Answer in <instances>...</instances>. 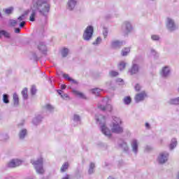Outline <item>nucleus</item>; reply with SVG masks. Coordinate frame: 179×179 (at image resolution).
I'll return each mask as SVG.
<instances>
[{
    "label": "nucleus",
    "mask_w": 179,
    "mask_h": 179,
    "mask_svg": "<svg viewBox=\"0 0 179 179\" xmlns=\"http://www.w3.org/2000/svg\"><path fill=\"white\" fill-rule=\"evenodd\" d=\"M13 12V7H9L5 9V13L6 15H10Z\"/></svg>",
    "instance_id": "58836bf2"
},
{
    "label": "nucleus",
    "mask_w": 179,
    "mask_h": 179,
    "mask_svg": "<svg viewBox=\"0 0 179 179\" xmlns=\"http://www.w3.org/2000/svg\"><path fill=\"white\" fill-rule=\"evenodd\" d=\"M103 35L104 38H107V36H108V30L107 29H103Z\"/></svg>",
    "instance_id": "09e8293b"
},
{
    "label": "nucleus",
    "mask_w": 179,
    "mask_h": 179,
    "mask_svg": "<svg viewBox=\"0 0 179 179\" xmlns=\"http://www.w3.org/2000/svg\"><path fill=\"white\" fill-rule=\"evenodd\" d=\"M30 12V10H28L27 11H25L21 16H20L17 18V21L19 22H24V20H26V16H27V14Z\"/></svg>",
    "instance_id": "4be33fe9"
},
{
    "label": "nucleus",
    "mask_w": 179,
    "mask_h": 179,
    "mask_svg": "<svg viewBox=\"0 0 179 179\" xmlns=\"http://www.w3.org/2000/svg\"><path fill=\"white\" fill-rule=\"evenodd\" d=\"M13 99L14 106L15 107H17L19 106V96L17 95V94H13Z\"/></svg>",
    "instance_id": "5701e85b"
},
{
    "label": "nucleus",
    "mask_w": 179,
    "mask_h": 179,
    "mask_svg": "<svg viewBox=\"0 0 179 179\" xmlns=\"http://www.w3.org/2000/svg\"><path fill=\"white\" fill-rule=\"evenodd\" d=\"M38 50L42 54H47V45L44 42H39L38 44Z\"/></svg>",
    "instance_id": "2eb2a0df"
},
{
    "label": "nucleus",
    "mask_w": 179,
    "mask_h": 179,
    "mask_svg": "<svg viewBox=\"0 0 179 179\" xmlns=\"http://www.w3.org/2000/svg\"><path fill=\"white\" fill-rule=\"evenodd\" d=\"M63 78L66 79V80H69V82L72 79V78L69 77V75L67 73H63Z\"/></svg>",
    "instance_id": "a18cd8bd"
},
{
    "label": "nucleus",
    "mask_w": 179,
    "mask_h": 179,
    "mask_svg": "<svg viewBox=\"0 0 179 179\" xmlns=\"http://www.w3.org/2000/svg\"><path fill=\"white\" fill-rule=\"evenodd\" d=\"M111 47L112 48H120V47H122V42L120 41H113L111 42Z\"/></svg>",
    "instance_id": "6ab92c4d"
},
{
    "label": "nucleus",
    "mask_w": 179,
    "mask_h": 179,
    "mask_svg": "<svg viewBox=\"0 0 179 179\" xmlns=\"http://www.w3.org/2000/svg\"><path fill=\"white\" fill-rule=\"evenodd\" d=\"M145 127H147L148 129H150V124L148 122L145 123Z\"/></svg>",
    "instance_id": "bf43d9fd"
},
{
    "label": "nucleus",
    "mask_w": 179,
    "mask_h": 179,
    "mask_svg": "<svg viewBox=\"0 0 179 179\" xmlns=\"http://www.w3.org/2000/svg\"><path fill=\"white\" fill-rule=\"evenodd\" d=\"M19 23V21L18 20H10V24L13 27H15V26L17 25V24Z\"/></svg>",
    "instance_id": "c03bdc74"
},
{
    "label": "nucleus",
    "mask_w": 179,
    "mask_h": 179,
    "mask_svg": "<svg viewBox=\"0 0 179 179\" xmlns=\"http://www.w3.org/2000/svg\"><path fill=\"white\" fill-rule=\"evenodd\" d=\"M50 83H52V80H50Z\"/></svg>",
    "instance_id": "338daca9"
},
{
    "label": "nucleus",
    "mask_w": 179,
    "mask_h": 179,
    "mask_svg": "<svg viewBox=\"0 0 179 179\" xmlns=\"http://www.w3.org/2000/svg\"><path fill=\"white\" fill-rule=\"evenodd\" d=\"M151 39L153 41H159V40H160V36H159V35H152Z\"/></svg>",
    "instance_id": "ea45409f"
},
{
    "label": "nucleus",
    "mask_w": 179,
    "mask_h": 179,
    "mask_svg": "<svg viewBox=\"0 0 179 179\" xmlns=\"http://www.w3.org/2000/svg\"><path fill=\"white\" fill-rule=\"evenodd\" d=\"M132 24H131V22H129V21H125L122 26V31H123V33L124 34H128V33H131V31H132Z\"/></svg>",
    "instance_id": "1a4fd4ad"
},
{
    "label": "nucleus",
    "mask_w": 179,
    "mask_h": 179,
    "mask_svg": "<svg viewBox=\"0 0 179 179\" xmlns=\"http://www.w3.org/2000/svg\"><path fill=\"white\" fill-rule=\"evenodd\" d=\"M92 94H95L96 96H100V92H101V89L94 88L91 90Z\"/></svg>",
    "instance_id": "473e14b6"
},
{
    "label": "nucleus",
    "mask_w": 179,
    "mask_h": 179,
    "mask_svg": "<svg viewBox=\"0 0 179 179\" xmlns=\"http://www.w3.org/2000/svg\"><path fill=\"white\" fill-rule=\"evenodd\" d=\"M101 43V38L98 37L96 38V41L93 42V45H99Z\"/></svg>",
    "instance_id": "a19ab883"
},
{
    "label": "nucleus",
    "mask_w": 179,
    "mask_h": 179,
    "mask_svg": "<svg viewBox=\"0 0 179 179\" xmlns=\"http://www.w3.org/2000/svg\"><path fill=\"white\" fill-rule=\"evenodd\" d=\"M37 93V89L36 88L35 85H32L31 87V94L34 96Z\"/></svg>",
    "instance_id": "37998d69"
},
{
    "label": "nucleus",
    "mask_w": 179,
    "mask_h": 179,
    "mask_svg": "<svg viewBox=\"0 0 179 179\" xmlns=\"http://www.w3.org/2000/svg\"><path fill=\"white\" fill-rule=\"evenodd\" d=\"M26 136H27V129H21L19 133L20 139H24V138H26Z\"/></svg>",
    "instance_id": "412c9836"
},
{
    "label": "nucleus",
    "mask_w": 179,
    "mask_h": 179,
    "mask_svg": "<svg viewBox=\"0 0 179 179\" xmlns=\"http://www.w3.org/2000/svg\"><path fill=\"white\" fill-rule=\"evenodd\" d=\"M31 164L38 174H44V168H43V158L40 157L36 161L34 159L31 160Z\"/></svg>",
    "instance_id": "20e7f679"
},
{
    "label": "nucleus",
    "mask_w": 179,
    "mask_h": 179,
    "mask_svg": "<svg viewBox=\"0 0 179 179\" xmlns=\"http://www.w3.org/2000/svg\"><path fill=\"white\" fill-rule=\"evenodd\" d=\"M150 1H155V0H150Z\"/></svg>",
    "instance_id": "774afa93"
},
{
    "label": "nucleus",
    "mask_w": 179,
    "mask_h": 179,
    "mask_svg": "<svg viewBox=\"0 0 179 179\" xmlns=\"http://www.w3.org/2000/svg\"><path fill=\"white\" fill-rule=\"evenodd\" d=\"M1 36H4L6 38H9V37H10V34L5 30H0V37H1Z\"/></svg>",
    "instance_id": "c756f323"
},
{
    "label": "nucleus",
    "mask_w": 179,
    "mask_h": 179,
    "mask_svg": "<svg viewBox=\"0 0 179 179\" xmlns=\"http://www.w3.org/2000/svg\"><path fill=\"white\" fill-rule=\"evenodd\" d=\"M95 120L97 124H99L102 134L105 136H108V138L111 137V130L106 127V117L103 116V115H96Z\"/></svg>",
    "instance_id": "f03ea898"
},
{
    "label": "nucleus",
    "mask_w": 179,
    "mask_h": 179,
    "mask_svg": "<svg viewBox=\"0 0 179 179\" xmlns=\"http://www.w3.org/2000/svg\"><path fill=\"white\" fill-rule=\"evenodd\" d=\"M102 103H104L106 104V103H107V99H103Z\"/></svg>",
    "instance_id": "e2e57ef3"
},
{
    "label": "nucleus",
    "mask_w": 179,
    "mask_h": 179,
    "mask_svg": "<svg viewBox=\"0 0 179 179\" xmlns=\"http://www.w3.org/2000/svg\"><path fill=\"white\" fill-rule=\"evenodd\" d=\"M33 6L45 17H47L48 13H50V9L51 8L50 0H37L36 3H34Z\"/></svg>",
    "instance_id": "f257e3e1"
},
{
    "label": "nucleus",
    "mask_w": 179,
    "mask_h": 179,
    "mask_svg": "<svg viewBox=\"0 0 179 179\" xmlns=\"http://www.w3.org/2000/svg\"><path fill=\"white\" fill-rule=\"evenodd\" d=\"M139 72V65L135 64V62H133L131 68L129 70V73L130 75H135Z\"/></svg>",
    "instance_id": "4468645a"
},
{
    "label": "nucleus",
    "mask_w": 179,
    "mask_h": 179,
    "mask_svg": "<svg viewBox=\"0 0 179 179\" xmlns=\"http://www.w3.org/2000/svg\"><path fill=\"white\" fill-rule=\"evenodd\" d=\"M0 17H2V14L1 13V12H0Z\"/></svg>",
    "instance_id": "69168bd1"
},
{
    "label": "nucleus",
    "mask_w": 179,
    "mask_h": 179,
    "mask_svg": "<svg viewBox=\"0 0 179 179\" xmlns=\"http://www.w3.org/2000/svg\"><path fill=\"white\" fill-rule=\"evenodd\" d=\"M109 74H110V76H112V77L118 76V72L114 71H110Z\"/></svg>",
    "instance_id": "49530a36"
},
{
    "label": "nucleus",
    "mask_w": 179,
    "mask_h": 179,
    "mask_svg": "<svg viewBox=\"0 0 179 179\" xmlns=\"http://www.w3.org/2000/svg\"><path fill=\"white\" fill-rule=\"evenodd\" d=\"M131 101H132V99H131V96H126L123 99V103H124L125 104H127L128 106V105L131 104Z\"/></svg>",
    "instance_id": "c9c22d12"
},
{
    "label": "nucleus",
    "mask_w": 179,
    "mask_h": 179,
    "mask_svg": "<svg viewBox=\"0 0 179 179\" xmlns=\"http://www.w3.org/2000/svg\"><path fill=\"white\" fill-rule=\"evenodd\" d=\"M73 92L74 93V94H76L77 96H78L80 99H86V96L84 95L83 93L77 91V90H73Z\"/></svg>",
    "instance_id": "2f4dec72"
},
{
    "label": "nucleus",
    "mask_w": 179,
    "mask_h": 179,
    "mask_svg": "<svg viewBox=\"0 0 179 179\" xmlns=\"http://www.w3.org/2000/svg\"><path fill=\"white\" fill-rule=\"evenodd\" d=\"M125 66H126V64H125V62H121L118 65V68L120 71H124V69H125Z\"/></svg>",
    "instance_id": "4c0bfd02"
},
{
    "label": "nucleus",
    "mask_w": 179,
    "mask_h": 179,
    "mask_svg": "<svg viewBox=\"0 0 179 179\" xmlns=\"http://www.w3.org/2000/svg\"><path fill=\"white\" fill-rule=\"evenodd\" d=\"M22 95L23 96L24 99H27V97H29V95L27 94V88H24L22 91Z\"/></svg>",
    "instance_id": "e433bc0d"
},
{
    "label": "nucleus",
    "mask_w": 179,
    "mask_h": 179,
    "mask_svg": "<svg viewBox=\"0 0 179 179\" xmlns=\"http://www.w3.org/2000/svg\"><path fill=\"white\" fill-rule=\"evenodd\" d=\"M98 108L99 110H101V111H112L113 110V106L110 104L106 103V106L102 103L98 104Z\"/></svg>",
    "instance_id": "ddd939ff"
},
{
    "label": "nucleus",
    "mask_w": 179,
    "mask_h": 179,
    "mask_svg": "<svg viewBox=\"0 0 179 179\" xmlns=\"http://www.w3.org/2000/svg\"><path fill=\"white\" fill-rule=\"evenodd\" d=\"M70 178H71V175L66 174L64 176L62 177V179H70Z\"/></svg>",
    "instance_id": "864d4df0"
},
{
    "label": "nucleus",
    "mask_w": 179,
    "mask_h": 179,
    "mask_svg": "<svg viewBox=\"0 0 179 179\" xmlns=\"http://www.w3.org/2000/svg\"><path fill=\"white\" fill-rule=\"evenodd\" d=\"M44 109L48 111V113H54V110H55V108H54L52 105L48 103L44 106Z\"/></svg>",
    "instance_id": "b1692460"
},
{
    "label": "nucleus",
    "mask_w": 179,
    "mask_h": 179,
    "mask_svg": "<svg viewBox=\"0 0 179 179\" xmlns=\"http://www.w3.org/2000/svg\"><path fill=\"white\" fill-rule=\"evenodd\" d=\"M116 82L117 83H120V85H124V80L122 78H117Z\"/></svg>",
    "instance_id": "603ef678"
},
{
    "label": "nucleus",
    "mask_w": 179,
    "mask_h": 179,
    "mask_svg": "<svg viewBox=\"0 0 179 179\" xmlns=\"http://www.w3.org/2000/svg\"><path fill=\"white\" fill-rule=\"evenodd\" d=\"M70 82H71L74 85H78V81H76V80H73V78H71Z\"/></svg>",
    "instance_id": "6e6d98bb"
},
{
    "label": "nucleus",
    "mask_w": 179,
    "mask_h": 179,
    "mask_svg": "<svg viewBox=\"0 0 179 179\" xmlns=\"http://www.w3.org/2000/svg\"><path fill=\"white\" fill-rule=\"evenodd\" d=\"M73 121L77 124L80 123V116L79 115L74 114L73 117Z\"/></svg>",
    "instance_id": "7c9ffc66"
},
{
    "label": "nucleus",
    "mask_w": 179,
    "mask_h": 179,
    "mask_svg": "<svg viewBox=\"0 0 179 179\" xmlns=\"http://www.w3.org/2000/svg\"><path fill=\"white\" fill-rule=\"evenodd\" d=\"M150 52L151 55H153L155 58H157V57H159V53H157V52H156V50H155L154 49H151Z\"/></svg>",
    "instance_id": "79ce46f5"
},
{
    "label": "nucleus",
    "mask_w": 179,
    "mask_h": 179,
    "mask_svg": "<svg viewBox=\"0 0 179 179\" xmlns=\"http://www.w3.org/2000/svg\"><path fill=\"white\" fill-rule=\"evenodd\" d=\"M68 54H69V49L68 48H64L62 50V55L64 58H65L66 57H68Z\"/></svg>",
    "instance_id": "72a5a7b5"
},
{
    "label": "nucleus",
    "mask_w": 179,
    "mask_h": 179,
    "mask_svg": "<svg viewBox=\"0 0 179 179\" xmlns=\"http://www.w3.org/2000/svg\"><path fill=\"white\" fill-rule=\"evenodd\" d=\"M93 33H94V28L92 25H89L84 31L83 38L85 41H90L92 37H93Z\"/></svg>",
    "instance_id": "39448f33"
},
{
    "label": "nucleus",
    "mask_w": 179,
    "mask_h": 179,
    "mask_svg": "<svg viewBox=\"0 0 179 179\" xmlns=\"http://www.w3.org/2000/svg\"><path fill=\"white\" fill-rule=\"evenodd\" d=\"M169 104H172L173 106H178L179 105V97L171 99L169 101Z\"/></svg>",
    "instance_id": "393cba45"
},
{
    "label": "nucleus",
    "mask_w": 179,
    "mask_h": 179,
    "mask_svg": "<svg viewBox=\"0 0 179 179\" xmlns=\"http://www.w3.org/2000/svg\"><path fill=\"white\" fill-rule=\"evenodd\" d=\"M24 24H26V22L22 21V22L20 23V27H21V28L24 27Z\"/></svg>",
    "instance_id": "5fc2aeb1"
},
{
    "label": "nucleus",
    "mask_w": 179,
    "mask_h": 179,
    "mask_svg": "<svg viewBox=\"0 0 179 179\" xmlns=\"http://www.w3.org/2000/svg\"><path fill=\"white\" fill-rule=\"evenodd\" d=\"M150 149H152V148H150V146H149V145L145 147V150H147V151L150 150Z\"/></svg>",
    "instance_id": "680f3d73"
},
{
    "label": "nucleus",
    "mask_w": 179,
    "mask_h": 179,
    "mask_svg": "<svg viewBox=\"0 0 179 179\" xmlns=\"http://www.w3.org/2000/svg\"><path fill=\"white\" fill-rule=\"evenodd\" d=\"M6 179H14V178H13V177L10 176V177L7 178Z\"/></svg>",
    "instance_id": "0e129e2a"
},
{
    "label": "nucleus",
    "mask_w": 179,
    "mask_h": 179,
    "mask_svg": "<svg viewBox=\"0 0 179 179\" xmlns=\"http://www.w3.org/2000/svg\"><path fill=\"white\" fill-rule=\"evenodd\" d=\"M3 102L5 103V104H8L9 95H8V94H3Z\"/></svg>",
    "instance_id": "f704fd0d"
},
{
    "label": "nucleus",
    "mask_w": 179,
    "mask_h": 179,
    "mask_svg": "<svg viewBox=\"0 0 179 179\" xmlns=\"http://www.w3.org/2000/svg\"><path fill=\"white\" fill-rule=\"evenodd\" d=\"M130 145L133 153L138 155L139 152V141L136 140V138H134L131 141Z\"/></svg>",
    "instance_id": "0eeeda50"
},
{
    "label": "nucleus",
    "mask_w": 179,
    "mask_h": 179,
    "mask_svg": "<svg viewBox=\"0 0 179 179\" xmlns=\"http://www.w3.org/2000/svg\"><path fill=\"white\" fill-rule=\"evenodd\" d=\"M166 27L169 31H174V30H177V29H178L177 25H176L174 20L171 18H167Z\"/></svg>",
    "instance_id": "9d476101"
},
{
    "label": "nucleus",
    "mask_w": 179,
    "mask_h": 179,
    "mask_svg": "<svg viewBox=\"0 0 179 179\" xmlns=\"http://www.w3.org/2000/svg\"><path fill=\"white\" fill-rule=\"evenodd\" d=\"M15 33H20V28H15Z\"/></svg>",
    "instance_id": "13d9d810"
},
{
    "label": "nucleus",
    "mask_w": 179,
    "mask_h": 179,
    "mask_svg": "<svg viewBox=\"0 0 179 179\" xmlns=\"http://www.w3.org/2000/svg\"><path fill=\"white\" fill-rule=\"evenodd\" d=\"M147 94L145 91H142L141 93L136 94L135 101L136 103H139L141 101H143L146 97Z\"/></svg>",
    "instance_id": "f8f14e48"
},
{
    "label": "nucleus",
    "mask_w": 179,
    "mask_h": 179,
    "mask_svg": "<svg viewBox=\"0 0 179 179\" xmlns=\"http://www.w3.org/2000/svg\"><path fill=\"white\" fill-rule=\"evenodd\" d=\"M43 120V116L41 115H37L34 120H32V122L34 125H38L40 122H41V120Z\"/></svg>",
    "instance_id": "aec40b11"
},
{
    "label": "nucleus",
    "mask_w": 179,
    "mask_h": 179,
    "mask_svg": "<svg viewBox=\"0 0 179 179\" xmlns=\"http://www.w3.org/2000/svg\"><path fill=\"white\" fill-rule=\"evenodd\" d=\"M62 99H63L64 100H68V99H69V96H68L67 94H62V95L61 96Z\"/></svg>",
    "instance_id": "8fccbe9b"
},
{
    "label": "nucleus",
    "mask_w": 179,
    "mask_h": 179,
    "mask_svg": "<svg viewBox=\"0 0 179 179\" xmlns=\"http://www.w3.org/2000/svg\"><path fill=\"white\" fill-rule=\"evenodd\" d=\"M79 3V0H68L66 8L70 12L75 10V8Z\"/></svg>",
    "instance_id": "9b49d317"
},
{
    "label": "nucleus",
    "mask_w": 179,
    "mask_h": 179,
    "mask_svg": "<svg viewBox=\"0 0 179 179\" xmlns=\"http://www.w3.org/2000/svg\"><path fill=\"white\" fill-rule=\"evenodd\" d=\"M177 146V139L176 138H173L171 140V143L169 145V148L171 150H173V149H174V148H176Z\"/></svg>",
    "instance_id": "cd10ccee"
},
{
    "label": "nucleus",
    "mask_w": 179,
    "mask_h": 179,
    "mask_svg": "<svg viewBox=\"0 0 179 179\" xmlns=\"http://www.w3.org/2000/svg\"><path fill=\"white\" fill-rule=\"evenodd\" d=\"M31 15L29 17V20L30 22H34L36 20V15H37V9L34 8V6L31 8Z\"/></svg>",
    "instance_id": "dca6fc26"
},
{
    "label": "nucleus",
    "mask_w": 179,
    "mask_h": 179,
    "mask_svg": "<svg viewBox=\"0 0 179 179\" xmlns=\"http://www.w3.org/2000/svg\"><path fill=\"white\" fill-rule=\"evenodd\" d=\"M118 146L120 148V149H122L124 152H128L129 150V148L128 147V144L124 141H121L118 143Z\"/></svg>",
    "instance_id": "f3484780"
},
{
    "label": "nucleus",
    "mask_w": 179,
    "mask_h": 179,
    "mask_svg": "<svg viewBox=\"0 0 179 179\" xmlns=\"http://www.w3.org/2000/svg\"><path fill=\"white\" fill-rule=\"evenodd\" d=\"M23 164V160L19 159H11L7 164L8 167L10 169H15L22 166Z\"/></svg>",
    "instance_id": "423d86ee"
},
{
    "label": "nucleus",
    "mask_w": 179,
    "mask_h": 179,
    "mask_svg": "<svg viewBox=\"0 0 179 179\" xmlns=\"http://www.w3.org/2000/svg\"><path fill=\"white\" fill-rule=\"evenodd\" d=\"M134 89L136 92H141V89H142V87L139 84H136L134 87Z\"/></svg>",
    "instance_id": "de8ad7c7"
},
{
    "label": "nucleus",
    "mask_w": 179,
    "mask_h": 179,
    "mask_svg": "<svg viewBox=\"0 0 179 179\" xmlns=\"http://www.w3.org/2000/svg\"><path fill=\"white\" fill-rule=\"evenodd\" d=\"M57 93L58 94H59L60 96L62 95L63 91H62V90H57Z\"/></svg>",
    "instance_id": "052dcab7"
},
{
    "label": "nucleus",
    "mask_w": 179,
    "mask_h": 179,
    "mask_svg": "<svg viewBox=\"0 0 179 179\" xmlns=\"http://www.w3.org/2000/svg\"><path fill=\"white\" fill-rule=\"evenodd\" d=\"M60 89H62V90H64L66 89V85H62L61 87H60Z\"/></svg>",
    "instance_id": "4d7b16f0"
},
{
    "label": "nucleus",
    "mask_w": 179,
    "mask_h": 179,
    "mask_svg": "<svg viewBox=\"0 0 179 179\" xmlns=\"http://www.w3.org/2000/svg\"><path fill=\"white\" fill-rule=\"evenodd\" d=\"M161 75L163 78H167L170 75V67L165 66L162 69Z\"/></svg>",
    "instance_id": "a211bd4d"
},
{
    "label": "nucleus",
    "mask_w": 179,
    "mask_h": 179,
    "mask_svg": "<svg viewBox=\"0 0 179 179\" xmlns=\"http://www.w3.org/2000/svg\"><path fill=\"white\" fill-rule=\"evenodd\" d=\"M69 168V163L68 162H64V164L62 166L60 169L61 173H65L66 170Z\"/></svg>",
    "instance_id": "bb28decb"
},
{
    "label": "nucleus",
    "mask_w": 179,
    "mask_h": 179,
    "mask_svg": "<svg viewBox=\"0 0 179 179\" xmlns=\"http://www.w3.org/2000/svg\"><path fill=\"white\" fill-rule=\"evenodd\" d=\"M130 52H131V49L129 48H124L122 50V56L127 57V55H128V54H129Z\"/></svg>",
    "instance_id": "c85d7f7f"
},
{
    "label": "nucleus",
    "mask_w": 179,
    "mask_h": 179,
    "mask_svg": "<svg viewBox=\"0 0 179 179\" xmlns=\"http://www.w3.org/2000/svg\"><path fill=\"white\" fill-rule=\"evenodd\" d=\"M94 169H96V165L94 164V163L91 162L88 169V173L93 174L94 173Z\"/></svg>",
    "instance_id": "a878e982"
},
{
    "label": "nucleus",
    "mask_w": 179,
    "mask_h": 179,
    "mask_svg": "<svg viewBox=\"0 0 179 179\" xmlns=\"http://www.w3.org/2000/svg\"><path fill=\"white\" fill-rule=\"evenodd\" d=\"M122 121L118 117H114L111 126V131L113 134H122L124 129L121 127Z\"/></svg>",
    "instance_id": "7ed1b4c3"
},
{
    "label": "nucleus",
    "mask_w": 179,
    "mask_h": 179,
    "mask_svg": "<svg viewBox=\"0 0 179 179\" xmlns=\"http://www.w3.org/2000/svg\"><path fill=\"white\" fill-rule=\"evenodd\" d=\"M168 160L169 152H161L157 157V162L159 164H164Z\"/></svg>",
    "instance_id": "6e6552de"
},
{
    "label": "nucleus",
    "mask_w": 179,
    "mask_h": 179,
    "mask_svg": "<svg viewBox=\"0 0 179 179\" xmlns=\"http://www.w3.org/2000/svg\"><path fill=\"white\" fill-rule=\"evenodd\" d=\"M8 139H9V136L8 134H3L2 136L3 141H8Z\"/></svg>",
    "instance_id": "3c124183"
}]
</instances>
